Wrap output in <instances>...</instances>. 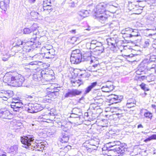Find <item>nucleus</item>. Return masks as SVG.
<instances>
[{
	"mask_svg": "<svg viewBox=\"0 0 156 156\" xmlns=\"http://www.w3.org/2000/svg\"><path fill=\"white\" fill-rule=\"evenodd\" d=\"M20 140L23 144V147L28 148L30 146L33 147L35 140L34 136L30 133H28L25 136L20 137Z\"/></svg>",
	"mask_w": 156,
	"mask_h": 156,
	"instance_id": "1",
	"label": "nucleus"
},
{
	"mask_svg": "<svg viewBox=\"0 0 156 156\" xmlns=\"http://www.w3.org/2000/svg\"><path fill=\"white\" fill-rule=\"evenodd\" d=\"M110 6L109 4H106L105 3H100L96 6V10L93 12L94 16L105 14V12L108 10Z\"/></svg>",
	"mask_w": 156,
	"mask_h": 156,
	"instance_id": "2",
	"label": "nucleus"
},
{
	"mask_svg": "<svg viewBox=\"0 0 156 156\" xmlns=\"http://www.w3.org/2000/svg\"><path fill=\"white\" fill-rule=\"evenodd\" d=\"M113 143L115 144L113 146V148L112 151L117 152L121 155L125 152V150H126L125 146V144L121 143L120 141H113Z\"/></svg>",
	"mask_w": 156,
	"mask_h": 156,
	"instance_id": "3",
	"label": "nucleus"
},
{
	"mask_svg": "<svg viewBox=\"0 0 156 156\" xmlns=\"http://www.w3.org/2000/svg\"><path fill=\"white\" fill-rule=\"evenodd\" d=\"M13 79L12 86L16 87L21 86L25 80L23 76L19 74L14 76Z\"/></svg>",
	"mask_w": 156,
	"mask_h": 156,
	"instance_id": "4",
	"label": "nucleus"
},
{
	"mask_svg": "<svg viewBox=\"0 0 156 156\" xmlns=\"http://www.w3.org/2000/svg\"><path fill=\"white\" fill-rule=\"evenodd\" d=\"M43 109V108L39 105L29 104L28 105L27 110L29 112L31 113H36Z\"/></svg>",
	"mask_w": 156,
	"mask_h": 156,
	"instance_id": "5",
	"label": "nucleus"
},
{
	"mask_svg": "<svg viewBox=\"0 0 156 156\" xmlns=\"http://www.w3.org/2000/svg\"><path fill=\"white\" fill-rule=\"evenodd\" d=\"M82 91L76 89H68V91L64 95L65 98H72L80 95Z\"/></svg>",
	"mask_w": 156,
	"mask_h": 156,
	"instance_id": "6",
	"label": "nucleus"
},
{
	"mask_svg": "<svg viewBox=\"0 0 156 156\" xmlns=\"http://www.w3.org/2000/svg\"><path fill=\"white\" fill-rule=\"evenodd\" d=\"M34 43L32 41H29L25 43L23 48V50L26 52H33L34 49L32 48L31 45H33Z\"/></svg>",
	"mask_w": 156,
	"mask_h": 156,
	"instance_id": "7",
	"label": "nucleus"
},
{
	"mask_svg": "<svg viewBox=\"0 0 156 156\" xmlns=\"http://www.w3.org/2000/svg\"><path fill=\"white\" fill-rule=\"evenodd\" d=\"M94 16L101 23H105L107 21L109 15L106 14H104L99 15H96Z\"/></svg>",
	"mask_w": 156,
	"mask_h": 156,
	"instance_id": "8",
	"label": "nucleus"
},
{
	"mask_svg": "<svg viewBox=\"0 0 156 156\" xmlns=\"http://www.w3.org/2000/svg\"><path fill=\"white\" fill-rule=\"evenodd\" d=\"M133 31V29L130 28H127L121 31V33L123 34V37L124 38H131V33Z\"/></svg>",
	"mask_w": 156,
	"mask_h": 156,
	"instance_id": "9",
	"label": "nucleus"
},
{
	"mask_svg": "<svg viewBox=\"0 0 156 156\" xmlns=\"http://www.w3.org/2000/svg\"><path fill=\"white\" fill-rule=\"evenodd\" d=\"M109 83H112L111 81H108L106 82V86H104L102 87L101 89L103 92H109L112 90L114 89V87L113 85L110 84L109 85Z\"/></svg>",
	"mask_w": 156,
	"mask_h": 156,
	"instance_id": "10",
	"label": "nucleus"
},
{
	"mask_svg": "<svg viewBox=\"0 0 156 156\" xmlns=\"http://www.w3.org/2000/svg\"><path fill=\"white\" fill-rule=\"evenodd\" d=\"M110 97V100L114 103H118L121 101V99L122 98V96H119L115 95H111L109 96Z\"/></svg>",
	"mask_w": 156,
	"mask_h": 156,
	"instance_id": "11",
	"label": "nucleus"
},
{
	"mask_svg": "<svg viewBox=\"0 0 156 156\" xmlns=\"http://www.w3.org/2000/svg\"><path fill=\"white\" fill-rule=\"evenodd\" d=\"M44 143L43 142L37 143L35 142L33 145V147L37 151H43L45 147V145Z\"/></svg>",
	"mask_w": 156,
	"mask_h": 156,
	"instance_id": "12",
	"label": "nucleus"
},
{
	"mask_svg": "<svg viewBox=\"0 0 156 156\" xmlns=\"http://www.w3.org/2000/svg\"><path fill=\"white\" fill-rule=\"evenodd\" d=\"M11 115V113L8 110L2 111L0 112V117L2 119H10V116Z\"/></svg>",
	"mask_w": 156,
	"mask_h": 156,
	"instance_id": "13",
	"label": "nucleus"
},
{
	"mask_svg": "<svg viewBox=\"0 0 156 156\" xmlns=\"http://www.w3.org/2000/svg\"><path fill=\"white\" fill-rule=\"evenodd\" d=\"M44 71L41 72H38L37 73L34 74L33 75V79L36 81H39L41 80L43 81L42 76Z\"/></svg>",
	"mask_w": 156,
	"mask_h": 156,
	"instance_id": "14",
	"label": "nucleus"
},
{
	"mask_svg": "<svg viewBox=\"0 0 156 156\" xmlns=\"http://www.w3.org/2000/svg\"><path fill=\"white\" fill-rule=\"evenodd\" d=\"M9 0H3L0 2V8L3 10L5 11L9 7Z\"/></svg>",
	"mask_w": 156,
	"mask_h": 156,
	"instance_id": "15",
	"label": "nucleus"
},
{
	"mask_svg": "<svg viewBox=\"0 0 156 156\" xmlns=\"http://www.w3.org/2000/svg\"><path fill=\"white\" fill-rule=\"evenodd\" d=\"M71 115L73 116V115H76L75 118H77L82 115L81 110L80 108H74L73 109Z\"/></svg>",
	"mask_w": 156,
	"mask_h": 156,
	"instance_id": "16",
	"label": "nucleus"
},
{
	"mask_svg": "<svg viewBox=\"0 0 156 156\" xmlns=\"http://www.w3.org/2000/svg\"><path fill=\"white\" fill-rule=\"evenodd\" d=\"M14 76H5L4 77V81L7 83L9 85L12 86L13 80Z\"/></svg>",
	"mask_w": 156,
	"mask_h": 156,
	"instance_id": "17",
	"label": "nucleus"
},
{
	"mask_svg": "<svg viewBox=\"0 0 156 156\" xmlns=\"http://www.w3.org/2000/svg\"><path fill=\"white\" fill-rule=\"evenodd\" d=\"M83 58H79L76 57L75 58L74 56H71L70 58V61L72 63L74 64H78L80 62ZM84 59H86V58H83Z\"/></svg>",
	"mask_w": 156,
	"mask_h": 156,
	"instance_id": "18",
	"label": "nucleus"
},
{
	"mask_svg": "<svg viewBox=\"0 0 156 156\" xmlns=\"http://www.w3.org/2000/svg\"><path fill=\"white\" fill-rule=\"evenodd\" d=\"M18 146L14 145L10 147L9 150V152L13 154H15L18 153Z\"/></svg>",
	"mask_w": 156,
	"mask_h": 156,
	"instance_id": "19",
	"label": "nucleus"
},
{
	"mask_svg": "<svg viewBox=\"0 0 156 156\" xmlns=\"http://www.w3.org/2000/svg\"><path fill=\"white\" fill-rule=\"evenodd\" d=\"M55 55V51L53 49L51 48V49L49 50L48 53H46L45 58H54Z\"/></svg>",
	"mask_w": 156,
	"mask_h": 156,
	"instance_id": "20",
	"label": "nucleus"
},
{
	"mask_svg": "<svg viewBox=\"0 0 156 156\" xmlns=\"http://www.w3.org/2000/svg\"><path fill=\"white\" fill-rule=\"evenodd\" d=\"M59 93L58 91H54L51 92L48 94V96H45V98L46 99L49 100V98H48V97H51V98H55L58 95Z\"/></svg>",
	"mask_w": 156,
	"mask_h": 156,
	"instance_id": "21",
	"label": "nucleus"
},
{
	"mask_svg": "<svg viewBox=\"0 0 156 156\" xmlns=\"http://www.w3.org/2000/svg\"><path fill=\"white\" fill-rule=\"evenodd\" d=\"M43 73L42 78L44 80L46 81H50L53 79V76L52 75L49 74Z\"/></svg>",
	"mask_w": 156,
	"mask_h": 156,
	"instance_id": "22",
	"label": "nucleus"
},
{
	"mask_svg": "<svg viewBox=\"0 0 156 156\" xmlns=\"http://www.w3.org/2000/svg\"><path fill=\"white\" fill-rule=\"evenodd\" d=\"M97 84L96 82H94L92 83L85 90L84 92V94H86L89 93L91 90V89L94 87Z\"/></svg>",
	"mask_w": 156,
	"mask_h": 156,
	"instance_id": "23",
	"label": "nucleus"
},
{
	"mask_svg": "<svg viewBox=\"0 0 156 156\" xmlns=\"http://www.w3.org/2000/svg\"><path fill=\"white\" fill-rule=\"evenodd\" d=\"M156 59V52H153L150 54V57L149 61L147 62V63L148 66L150 65V63L153 62L155 61Z\"/></svg>",
	"mask_w": 156,
	"mask_h": 156,
	"instance_id": "24",
	"label": "nucleus"
},
{
	"mask_svg": "<svg viewBox=\"0 0 156 156\" xmlns=\"http://www.w3.org/2000/svg\"><path fill=\"white\" fill-rule=\"evenodd\" d=\"M43 11L46 13H49L53 10V6L51 5L43 6Z\"/></svg>",
	"mask_w": 156,
	"mask_h": 156,
	"instance_id": "25",
	"label": "nucleus"
},
{
	"mask_svg": "<svg viewBox=\"0 0 156 156\" xmlns=\"http://www.w3.org/2000/svg\"><path fill=\"white\" fill-rule=\"evenodd\" d=\"M89 12L87 10H82L78 12V14L83 18L85 17L88 16Z\"/></svg>",
	"mask_w": 156,
	"mask_h": 156,
	"instance_id": "26",
	"label": "nucleus"
},
{
	"mask_svg": "<svg viewBox=\"0 0 156 156\" xmlns=\"http://www.w3.org/2000/svg\"><path fill=\"white\" fill-rule=\"evenodd\" d=\"M71 83L74 87L78 86H80L81 84L83 83V82L81 80H71Z\"/></svg>",
	"mask_w": 156,
	"mask_h": 156,
	"instance_id": "27",
	"label": "nucleus"
},
{
	"mask_svg": "<svg viewBox=\"0 0 156 156\" xmlns=\"http://www.w3.org/2000/svg\"><path fill=\"white\" fill-rule=\"evenodd\" d=\"M69 140L68 135L67 134L63 135V136L62 138L60 139V141L62 143V144L63 143H66L68 142Z\"/></svg>",
	"mask_w": 156,
	"mask_h": 156,
	"instance_id": "28",
	"label": "nucleus"
},
{
	"mask_svg": "<svg viewBox=\"0 0 156 156\" xmlns=\"http://www.w3.org/2000/svg\"><path fill=\"white\" fill-rule=\"evenodd\" d=\"M147 67L148 70H150L156 73V65L153 64L151 65H149Z\"/></svg>",
	"mask_w": 156,
	"mask_h": 156,
	"instance_id": "29",
	"label": "nucleus"
},
{
	"mask_svg": "<svg viewBox=\"0 0 156 156\" xmlns=\"http://www.w3.org/2000/svg\"><path fill=\"white\" fill-rule=\"evenodd\" d=\"M147 111L144 114V116L147 119H151L153 117V115L152 113L150 112L147 109H145Z\"/></svg>",
	"mask_w": 156,
	"mask_h": 156,
	"instance_id": "30",
	"label": "nucleus"
},
{
	"mask_svg": "<svg viewBox=\"0 0 156 156\" xmlns=\"http://www.w3.org/2000/svg\"><path fill=\"white\" fill-rule=\"evenodd\" d=\"M52 47L51 45H48L47 46H46L44 47V48H43V49L44 51V56L45 57L46 56V54L47 52L48 53L49 50L51 49V48H52Z\"/></svg>",
	"mask_w": 156,
	"mask_h": 156,
	"instance_id": "31",
	"label": "nucleus"
},
{
	"mask_svg": "<svg viewBox=\"0 0 156 156\" xmlns=\"http://www.w3.org/2000/svg\"><path fill=\"white\" fill-rule=\"evenodd\" d=\"M131 34V37L140 36V33L138 32V30H137L133 29V31Z\"/></svg>",
	"mask_w": 156,
	"mask_h": 156,
	"instance_id": "32",
	"label": "nucleus"
},
{
	"mask_svg": "<svg viewBox=\"0 0 156 156\" xmlns=\"http://www.w3.org/2000/svg\"><path fill=\"white\" fill-rule=\"evenodd\" d=\"M111 27H118L119 25V23L118 21H113L110 24Z\"/></svg>",
	"mask_w": 156,
	"mask_h": 156,
	"instance_id": "33",
	"label": "nucleus"
},
{
	"mask_svg": "<svg viewBox=\"0 0 156 156\" xmlns=\"http://www.w3.org/2000/svg\"><path fill=\"white\" fill-rule=\"evenodd\" d=\"M129 9L130 10L134 9L136 7V5L133 3V2H129L128 4Z\"/></svg>",
	"mask_w": 156,
	"mask_h": 156,
	"instance_id": "34",
	"label": "nucleus"
},
{
	"mask_svg": "<svg viewBox=\"0 0 156 156\" xmlns=\"http://www.w3.org/2000/svg\"><path fill=\"white\" fill-rule=\"evenodd\" d=\"M4 92L6 93L5 96L7 97V99L11 97L13 95V92L11 91H6Z\"/></svg>",
	"mask_w": 156,
	"mask_h": 156,
	"instance_id": "35",
	"label": "nucleus"
},
{
	"mask_svg": "<svg viewBox=\"0 0 156 156\" xmlns=\"http://www.w3.org/2000/svg\"><path fill=\"white\" fill-rule=\"evenodd\" d=\"M32 30L30 28H26L24 29L23 33L25 34H29L32 33Z\"/></svg>",
	"mask_w": 156,
	"mask_h": 156,
	"instance_id": "36",
	"label": "nucleus"
},
{
	"mask_svg": "<svg viewBox=\"0 0 156 156\" xmlns=\"http://www.w3.org/2000/svg\"><path fill=\"white\" fill-rule=\"evenodd\" d=\"M95 49L96 50L100 51V52H104V48L102 45L100 46H97L95 48Z\"/></svg>",
	"mask_w": 156,
	"mask_h": 156,
	"instance_id": "37",
	"label": "nucleus"
},
{
	"mask_svg": "<svg viewBox=\"0 0 156 156\" xmlns=\"http://www.w3.org/2000/svg\"><path fill=\"white\" fill-rule=\"evenodd\" d=\"M18 101L17 102H16L14 103H12V105H11V107H21L22 105H23L22 103H20V106H18Z\"/></svg>",
	"mask_w": 156,
	"mask_h": 156,
	"instance_id": "38",
	"label": "nucleus"
},
{
	"mask_svg": "<svg viewBox=\"0 0 156 156\" xmlns=\"http://www.w3.org/2000/svg\"><path fill=\"white\" fill-rule=\"evenodd\" d=\"M141 88L144 91H147L149 90V89L146 87V84L144 83H142L140 85Z\"/></svg>",
	"mask_w": 156,
	"mask_h": 156,
	"instance_id": "39",
	"label": "nucleus"
},
{
	"mask_svg": "<svg viewBox=\"0 0 156 156\" xmlns=\"http://www.w3.org/2000/svg\"><path fill=\"white\" fill-rule=\"evenodd\" d=\"M38 27L36 24H34L31 27H30V29L32 30V32H34V31L36 30Z\"/></svg>",
	"mask_w": 156,
	"mask_h": 156,
	"instance_id": "40",
	"label": "nucleus"
},
{
	"mask_svg": "<svg viewBox=\"0 0 156 156\" xmlns=\"http://www.w3.org/2000/svg\"><path fill=\"white\" fill-rule=\"evenodd\" d=\"M4 92H6V91L2 90V92H0V97L1 98H4L7 99V97L5 96L6 93Z\"/></svg>",
	"mask_w": 156,
	"mask_h": 156,
	"instance_id": "41",
	"label": "nucleus"
},
{
	"mask_svg": "<svg viewBox=\"0 0 156 156\" xmlns=\"http://www.w3.org/2000/svg\"><path fill=\"white\" fill-rule=\"evenodd\" d=\"M25 43H23V41H21V40L18 41V42H17L16 44V45L14 46H16V47H19L20 45H23Z\"/></svg>",
	"mask_w": 156,
	"mask_h": 156,
	"instance_id": "42",
	"label": "nucleus"
},
{
	"mask_svg": "<svg viewBox=\"0 0 156 156\" xmlns=\"http://www.w3.org/2000/svg\"><path fill=\"white\" fill-rule=\"evenodd\" d=\"M79 53H81L80 50L79 49H77L73 51L71 54H73L74 55V54L75 55L79 54Z\"/></svg>",
	"mask_w": 156,
	"mask_h": 156,
	"instance_id": "43",
	"label": "nucleus"
},
{
	"mask_svg": "<svg viewBox=\"0 0 156 156\" xmlns=\"http://www.w3.org/2000/svg\"><path fill=\"white\" fill-rule=\"evenodd\" d=\"M136 101L133 98H130L127 101V102L126 104H130L131 103H135Z\"/></svg>",
	"mask_w": 156,
	"mask_h": 156,
	"instance_id": "44",
	"label": "nucleus"
},
{
	"mask_svg": "<svg viewBox=\"0 0 156 156\" xmlns=\"http://www.w3.org/2000/svg\"><path fill=\"white\" fill-rule=\"evenodd\" d=\"M30 15L33 17H37L39 14L37 12L33 11L30 12Z\"/></svg>",
	"mask_w": 156,
	"mask_h": 156,
	"instance_id": "45",
	"label": "nucleus"
},
{
	"mask_svg": "<svg viewBox=\"0 0 156 156\" xmlns=\"http://www.w3.org/2000/svg\"><path fill=\"white\" fill-rule=\"evenodd\" d=\"M103 52H100V51L96 50L94 49V51L93 53L94 55H95L97 56L100 55L101 53H103Z\"/></svg>",
	"mask_w": 156,
	"mask_h": 156,
	"instance_id": "46",
	"label": "nucleus"
},
{
	"mask_svg": "<svg viewBox=\"0 0 156 156\" xmlns=\"http://www.w3.org/2000/svg\"><path fill=\"white\" fill-rule=\"evenodd\" d=\"M51 0H46L44 1V5H51Z\"/></svg>",
	"mask_w": 156,
	"mask_h": 156,
	"instance_id": "47",
	"label": "nucleus"
},
{
	"mask_svg": "<svg viewBox=\"0 0 156 156\" xmlns=\"http://www.w3.org/2000/svg\"><path fill=\"white\" fill-rule=\"evenodd\" d=\"M71 56H74V57L76 58V57H79V58H82V56L81 53H79L78 54H71Z\"/></svg>",
	"mask_w": 156,
	"mask_h": 156,
	"instance_id": "48",
	"label": "nucleus"
},
{
	"mask_svg": "<svg viewBox=\"0 0 156 156\" xmlns=\"http://www.w3.org/2000/svg\"><path fill=\"white\" fill-rule=\"evenodd\" d=\"M135 103H132L128 104H126V106L128 108H131V107L135 106Z\"/></svg>",
	"mask_w": 156,
	"mask_h": 156,
	"instance_id": "49",
	"label": "nucleus"
},
{
	"mask_svg": "<svg viewBox=\"0 0 156 156\" xmlns=\"http://www.w3.org/2000/svg\"><path fill=\"white\" fill-rule=\"evenodd\" d=\"M113 148H110L108 149V151L109 152V153H112V154H118L117 152H115V151H112L113 150Z\"/></svg>",
	"mask_w": 156,
	"mask_h": 156,
	"instance_id": "50",
	"label": "nucleus"
},
{
	"mask_svg": "<svg viewBox=\"0 0 156 156\" xmlns=\"http://www.w3.org/2000/svg\"><path fill=\"white\" fill-rule=\"evenodd\" d=\"M97 43V41L96 40H93L91 41L90 43V48L93 47L92 46L93 45L96 44Z\"/></svg>",
	"mask_w": 156,
	"mask_h": 156,
	"instance_id": "51",
	"label": "nucleus"
},
{
	"mask_svg": "<svg viewBox=\"0 0 156 156\" xmlns=\"http://www.w3.org/2000/svg\"><path fill=\"white\" fill-rule=\"evenodd\" d=\"M152 140V139L151 136L150 137H149L147 138H146V139H145L144 140V141H145V142H147L148 141H150Z\"/></svg>",
	"mask_w": 156,
	"mask_h": 156,
	"instance_id": "52",
	"label": "nucleus"
},
{
	"mask_svg": "<svg viewBox=\"0 0 156 156\" xmlns=\"http://www.w3.org/2000/svg\"><path fill=\"white\" fill-rule=\"evenodd\" d=\"M111 144V145L108 147L109 148H113V146L114 145V144H114L113 142H110L108 144Z\"/></svg>",
	"mask_w": 156,
	"mask_h": 156,
	"instance_id": "53",
	"label": "nucleus"
},
{
	"mask_svg": "<svg viewBox=\"0 0 156 156\" xmlns=\"http://www.w3.org/2000/svg\"><path fill=\"white\" fill-rule=\"evenodd\" d=\"M15 55H19V57H21L22 56V53L20 52H17L16 53Z\"/></svg>",
	"mask_w": 156,
	"mask_h": 156,
	"instance_id": "54",
	"label": "nucleus"
},
{
	"mask_svg": "<svg viewBox=\"0 0 156 156\" xmlns=\"http://www.w3.org/2000/svg\"><path fill=\"white\" fill-rule=\"evenodd\" d=\"M21 107H12V108H13V110L14 111L17 112L18 111L19 109Z\"/></svg>",
	"mask_w": 156,
	"mask_h": 156,
	"instance_id": "55",
	"label": "nucleus"
},
{
	"mask_svg": "<svg viewBox=\"0 0 156 156\" xmlns=\"http://www.w3.org/2000/svg\"><path fill=\"white\" fill-rule=\"evenodd\" d=\"M151 136L152 140H156V134H153Z\"/></svg>",
	"mask_w": 156,
	"mask_h": 156,
	"instance_id": "56",
	"label": "nucleus"
},
{
	"mask_svg": "<svg viewBox=\"0 0 156 156\" xmlns=\"http://www.w3.org/2000/svg\"><path fill=\"white\" fill-rule=\"evenodd\" d=\"M146 45V46H148L149 44V40H147L144 43Z\"/></svg>",
	"mask_w": 156,
	"mask_h": 156,
	"instance_id": "57",
	"label": "nucleus"
},
{
	"mask_svg": "<svg viewBox=\"0 0 156 156\" xmlns=\"http://www.w3.org/2000/svg\"><path fill=\"white\" fill-rule=\"evenodd\" d=\"M151 106V107H152L155 109V113H156V105H152Z\"/></svg>",
	"mask_w": 156,
	"mask_h": 156,
	"instance_id": "58",
	"label": "nucleus"
},
{
	"mask_svg": "<svg viewBox=\"0 0 156 156\" xmlns=\"http://www.w3.org/2000/svg\"><path fill=\"white\" fill-rule=\"evenodd\" d=\"M37 63L36 62H30V64L31 65H37Z\"/></svg>",
	"mask_w": 156,
	"mask_h": 156,
	"instance_id": "59",
	"label": "nucleus"
},
{
	"mask_svg": "<svg viewBox=\"0 0 156 156\" xmlns=\"http://www.w3.org/2000/svg\"><path fill=\"white\" fill-rule=\"evenodd\" d=\"M35 96L34 95H28L27 98H30V99H32L34 98Z\"/></svg>",
	"mask_w": 156,
	"mask_h": 156,
	"instance_id": "60",
	"label": "nucleus"
},
{
	"mask_svg": "<svg viewBox=\"0 0 156 156\" xmlns=\"http://www.w3.org/2000/svg\"><path fill=\"white\" fill-rule=\"evenodd\" d=\"M126 56L127 57V58H126V59H127L128 58H130V57H132L133 56V54H131L129 55H126L125 56Z\"/></svg>",
	"mask_w": 156,
	"mask_h": 156,
	"instance_id": "61",
	"label": "nucleus"
},
{
	"mask_svg": "<svg viewBox=\"0 0 156 156\" xmlns=\"http://www.w3.org/2000/svg\"><path fill=\"white\" fill-rule=\"evenodd\" d=\"M84 98L83 96L82 97H81L79 99V100L78 101V102H79V103H81V101L82 100H83L84 99Z\"/></svg>",
	"mask_w": 156,
	"mask_h": 156,
	"instance_id": "62",
	"label": "nucleus"
},
{
	"mask_svg": "<svg viewBox=\"0 0 156 156\" xmlns=\"http://www.w3.org/2000/svg\"><path fill=\"white\" fill-rule=\"evenodd\" d=\"M137 128H143V125L142 124H140L138 125Z\"/></svg>",
	"mask_w": 156,
	"mask_h": 156,
	"instance_id": "63",
	"label": "nucleus"
},
{
	"mask_svg": "<svg viewBox=\"0 0 156 156\" xmlns=\"http://www.w3.org/2000/svg\"><path fill=\"white\" fill-rule=\"evenodd\" d=\"M73 4H72V5H71V6L73 7H74L75 6V4H76L77 3V2H73Z\"/></svg>",
	"mask_w": 156,
	"mask_h": 156,
	"instance_id": "64",
	"label": "nucleus"
}]
</instances>
